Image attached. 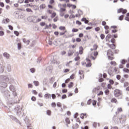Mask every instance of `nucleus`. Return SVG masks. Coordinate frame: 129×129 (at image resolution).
<instances>
[{"mask_svg": "<svg viewBox=\"0 0 129 129\" xmlns=\"http://www.w3.org/2000/svg\"><path fill=\"white\" fill-rule=\"evenodd\" d=\"M10 90L12 91V93L9 91H5L4 97L6 100L7 104L11 107L15 103H19L20 102V98L18 97V94L16 92L14 85H11L10 86Z\"/></svg>", "mask_w": 129, "mask_h": 129, "instance_id": "f257e3e1", "label": "nucleus"}, {"mask_svg": "<svg viewBox=\"0 0 129 129\" xmlns=\"http://www.w3.org/2000/svg\"><path fill=\"white\" fill-rule=\"evenodd\" d=\"M9 80V79L4 77V76H0V81H4L1 82L0 83V86L1 87H3L4 88H6L7 86H8V85L5 81H8Z\"/></svg>", "mask_w": 129, "mask_h": 129, "instance_id": "f03ea898", "label": "nucleus"}, {"mask_svg": "<svg viewBox=\"0 0 129 129\" xmlns=\"http://www.w3.org/2000/svg\"><path fill=\"white\" fill-rule=\"evenodd\" d=\"M14 109L17 113V116H21V115L24 114V113L22 112V106L17 105L16 106Z\"/></svg>", "mask_w": 129, "mask_h": 129, "instance_id": "7ed1b4c3", "label": "nucleus"}, {"mask_svg": "<svg viewBox=\"0 0 129 129\" xmlns=\"http://www.w3.org/2000/svg\"><path fill=\"white\" fill-rule=\"evenodd\" d=\"M114 95L115 97H118V96H120L121 95V92L120 90L118 89H116L114 91Z\"/></svg>", "mask_w": 129, "mask_h": 129, "instance_id": "20e7f679", "label": "nucleus"}, {"mask_svg": "<svg viewBox=\"0 0 129 129\" xmlns=\"http://www.w3.org/2000/svg\"><path fill=\"white\" fill-rule=\"evenodd\" d=\"M127 11L125 9H123L122 8H120L117 10V13L119 14L120 13H122V14H126Z\"/></svg>", "mask_w": 129, "mask_h": 129, "instance_id": "39448f33", "label": "nucleus"}, {"mask_svg": "<svg viewBox=\"0 0 129 129\" xmlns=\"http://www.w3.org/2000/svg\"><path fill=\"white\" fill-rule=\"evenodd\" d=\"M12 119H13V120H14V121H15L17 123H19V124H20V125H21V124H22V123H21V122L16 117L13 116L12 117Z\"/></svg>", "mask_w": 129, "mask_h": 129, "instance_id": "423d86ee", "label": "nucleus"}, {"mask_svg": "<svg viewBox=\"0 0 129 129\" xmlns=\"http://www.w3.org/2000/svg\"><path fill=\"white\" fill-rule=\"evenodd\" d=\"M24 121H25L26 124H27V125H28V124H30V120H29V118H28V117H26L24 119Z\"/></svg>", "mask_w": 129, "mask_h": 129, "instance_id": "0eeeda50", "label": "nucleus"}, {"mask_svg": "<svg viewBox=\"0 0 129 129\" xmlns=\"http://www.w3.org/2000/svg\"><path fill=\"white\" fill-rule=\"evenodd\" d=\"M23 43H24L25 44H26L27 45L30 44V40H29L26 38H24L23 39Z\"/></svg>", "mask_w": 129, "mask_h": 129, "instance_id": "6e6552de", "label": "nucleus"}, {"mask_svg": "<svg viewBox=\"0 0 129 129\" xmlns=\"http://www.w3.org/2000/svg\"><path fill=\"white\" fill-rule=\"evenodd\" d=\"M99 82H103V81L104 80L103 78H102V74H100L99 75Z\"/></svg>", "mask_w": 129, "mask_h": 129, "instance_id": "1a4fd4ad", "label": "nucleus"}, {"mask_svg": "<svg viewBox=\"0 0 129 129\" xmlns=\"http://www.w3.org/2000/svg\"><path fill=\"white\" fill-rule=\"evenodd\" d=\"M107 55L108 56H113V52L111 51V50H108L107 52Z\"/></svg>", "mask_w": 129, "mask_h": 129, "instance_id": "9d476101", "label": "nucleus"}, {"mask_svg": "<svg viewBox=\"0 0 129 129\" xmlns=\"http://www.w3.org/2000/svg\"><path fill=\"white\" fill-rule=\"evenodd\" d=\"M108 46L113 50H114V49L116 48V46H115V45H114V44L113 43H112V44H108Z\"/></svg>", "mask_w": 129, "mask_h": 129, "instance_id": "9b49d317", "label": "nucleus"}, {"mask_svg": "<svg viewBox=\"0 0 129 129\" xmlns=\"http://www.w3.org/2000/svg\"><path fill=\"white\" fill-rule=\"evenodd\" d=\"M112 36L113 35H111V34H108L106 37V41H109V39H110V38H112Z\"/></svg>", "mask_w": 129, "mask_h": 129, "instance_id": "f8f14e48", "label": "nucleus"}, {"mask_svg": "<svg viewBox=\"0 0 129 129\" xmlns=\"http://www.w3.org/2000/svg\"><path fill=\"white\" fill-rule=\"evenodd\" d=\"M46 70L47 71V72H50L51 73L52 72V66L47 67Z\"/></svg>", "mask_w": 129, "mask_h": 129, "instance_id": "ddd939ff", "label": "nucleus"}, {"mask_svg": "<svg viewBox=\"0 0 129 129\" xmlns=\"http://www.w3.org/2000/svg\"><path fill=\"white\" fill-rule=\"evenodd\" d=\"M79 54L80 55H82V54L83 53V47L82 46H80L79 47Z\"/></svg>", "mask_w": 129, "mask_h": 129, "instance_id": "4468645a", "label": "nucleus"}, {"mask_svg": "<svg viewBox=\"0 0 129 129\" xmlns=\"http://www.w3.org/2000/svg\"><path fill=\"white\" fill-rule=\"evenodd\" d=\"M3 55L7 59H9L10 58V54L8 53L7 52H5L3 54Z\"/></svg>", "mask_w": 129, "mask_h": 129, "instance_id": "2eb2a0df", "label": "nucleus"}, {"mask_svg": "<svg viewBox=\"0 0 129 129\" xmlns=\"http://www.w3.org/2000/svg\"><path fill=\"white\" fill-rule=\"evenodd\" d=\"M7 69L8 72H11L12 70V67L10 66V64H8L7 67Z\"/></svg>", "mask_w": 129, "mask_h": 129, "instance_id": "dca6fc26", "label": "nucleus"}, {"mask_svg": "<svg viewBox=\"0 0 129 129\" xmlns=\"http://www.w3.org/2000/svg\"><path fill=\"white\" fill-rule=\"evenodd\" d=\"M9 22H10V19L8 18L5 19L3 21V23H4V24H8V23H9Z\"/></svg>", "mask_w": 129, "mask_h": 129, "instance_id": "f3484780", "label": "nucleus"}, {"mask_svg": "<svg viewBox=\"0 0 129 129\" xmlns=\"http://www.w3.org/2000/svg\"><path fill=\"white\" fill-rule=\"evenodd\" d=\"M74 53V51L73 50H69L68 52V56H72L73 54Z\"/></svg>", "mask_w": 129, "mask_h": 129, "instance_id": "a211bd4d", "label": "nucleus"}, {"mask_svg": "<svg viewBox=\"0 0 129 129\" xmlns=\"http://www.w3.org/2000/svg\"><path fill=\"white\" fill-rule=\"evenodd\" d=\"M78 13L79 14V17H81V15H83V12H82V10H81L80 9H79L78 11Z\"/></svg>", "mask_w": 129, "mask_h": 129, "instance_id": "6ab92c4d", "label": "nucleus"}, {"mask_svg": "<svg viewBox=\"0 0 129 129\" xmlns=\"http://www.w3.org/2000/svg\"><path fill=\"white\" fill-rule=\"evenodd\" d=\"M125 63H127V60H126L125 59H122V60L121 61V63L122 65H124V64H125Z\"/></svg>", "mask_w": 129, "mask_h": 129, "instance_id": "aec40b11", "label": "nucleus"}, {"mask_svg": "<svg viewBox=\"0 0 129 129\" xmlns=\"http://www.w3.org/2000/svg\"><path fill=\"white\" fill-rule=\"evenodd\" d=\"M111 102H113L114 103H116V102H117V100H116V99H115V98H113L111 100Z\"/></svg>", "mask_w": 129, "mask_h": 129, "instance_id": "412c9836", "label": "nucleus"}, {"mask_svg": "<svg viewBox=\"0 0 129 129\" xmlns=\"http://www.w3.org/2000/svg\"><path fill=\"white\" fill-rule=\"evenodd\" d=\"M59 29L60 30V31H65L66 28L64 26H60Z\"/></svg>", "mask_w": 129, "mask_h": 129, "instance_id": "4be33fe9", "label": "nucleus"}, {"mask_svg": "<svg viewBox=\"0 0 129 129\" xmlns=\"http://www.w3.org/2000/svg\"><path fill=\"white\" fill-rule=\"evenodd\" d=\"M44 97L45 98H50V97H51V94H45L44 95Z\"/></svg>", "mask_w": 129, "mask_h": 129, "instance_id": "5701e85b", "label": "nucleus"}, {"mask_svg": "<svg viewBox=\"0 0 129 129\" xmlns=\"http://www.w3.org/2000/svg\"><path fill=\"white\" fill-rule=\"evenodd\" d=\"M65 121L68 124H70V120L68 117L66 118Z\"/></svg>", "mask_w": 129, "mask_h": 129, "instance_id": "b1692460", "label": "nucleus"}, {"mask_svg": "<svg viewBox=\"0 0 129 129\" xmlns=\"http://www.w3.org/2000/svg\"><path fill=\"white\" fill-rule=\"evenodd\" d=\"M4 71H5V70L4 68H3V67H2V64H0V73H4Z\"/></svg>", "mask_w": 129, "mask_h": 129, "instance_id": "393cba45", "label": "nucleus"}, {"mask_svg": "<svg viewBox=\"0 0 129 129\" xmlns=\"http://www.w3.org/2000/svg\"><path fill=\"white\" fill-rule=\"evenodd\" d=\"M40 9H42V10L46 8V5L45 4H42L39 6Z\"/></svg>", "mask_w": 129, "mask_h": 129, "instance_id": "a878e982", "label": "nucleus"}, {"mask_svg": "<svg viewBox=\"0 0 129 129\" xmlns=\"http://www.w3.org/2000/svg\"><path fill=\"white\" fill-rule=\"evenodd\" d=\"M123 72H125V73H129V70L126 68L123 69Z\"/></svg>", "mask_w": 129, "mask_h": 129, "instance_id": "bb28decb", "label": "nucleus"}, {"mask_svg": "<svg viewBox=\"0 0 129 129\" xmlns=\"http://www.w3.org/2000/svg\"><path fill=\"white\" fill-rule=\"evenodd\" d=\"M100 38L101 40H104V38H105V35L104 34H101Z\"/></svg>", "mask_w": 129, "mask_h": 129, "instance_id": "cd10ccee", "label": "nucleus"}, {"mask_svg": "<svg viewBox=\"0 0 129 129\" xmlns=\"http://www.w3.org/2000/svg\"><path fill=\"white\" fill-rule=\"evenodd\" d=\"M33 83L35 85V86H39V82L37 81H34L33 82Z\"/></svg>", "mask_w": 129, "mask_h": 129, "instance_id": "c85d7f7f", "label": "nucleus"}, {"mask_svg": "<svg viewBox=\"0 0 129 129\" xmlns=\"http://www.w3.org/2000/svg\"><path fill=\"white\" fill-rule=\"evenodd\" d=\"M68 87L69 88H71L72 87H73V82H70V84H69Z\"/></svg>", "mask_w": 129, "mask_h": 129, "instance_id": "c756f323", "label": "nucleus"}, {"mask_svg": "<svg viewBox=\"0 0 129 129\" xmlns=\"http://www.w3.org/2000/svg\"><path fill=\"white\" fill-rule=\"evenodd\" d=\"M65 11H66V9L65 8H62L60 7L59 10L60 13H63V12H65Z\"/></svg>", "mask_w": 129, "mask_h": 129, "instance_id": "7c9ffc66", "label": "nucleus"}, {"mask_svg": "<svg viewBox=\"0 0 129 129\" xmlns=\"http://www.w3.org/2000/svg\"><path fill=\"white\" fill-rule=\"evenodd\" d=\"M17 46L18 50H21V48H22V44H21L20 43H18Z\"/></svg>", "mask_w": 129, "mask_h": 129, "instance_id": "2f4dec72", "label": "nucleus"}, {"mask_svg": "<svg viewBox=\"0 0 129 129\" xmlns=\"http://www.w3.org/2000/svg\"><path fill=\"white\" fill-rule=\"evenodd\" d=\"M30 72H31V73H35L36 70H35L34 68H31L30 69Z\"/></svg>", "mask_w": 129, "mask_h": 129, "instance_id": "473e14b6", "label": "nucleus"}, {"mask_svg": "<svg viewBox=\"0 0 129 129\" xmlns=\"http://www.w3.org/2000/svg\"><path fill=\"white\" fill-rule=\"evenodd\" d=\"M104 92L106 95H108L109 94V90L108 89L105 90Z\"/></svg>", "mask_w": 129, "mask_h": 129, "instance_id": "72a5a7b5", "label": "nucleus"}, {"mask_svg": "<svg viewBox=\"0 0 129 129\" xmlns=\"http://www.w3.org/2000/svg\"><path fill=\"white\" fill-rule=\"evenodd\" d=\"M76 24H77V25H79V26H81V25H82V23H81V22L79 21V20H77L76 21Z\"/></svg>", "mask_w": 129, "mask_h": 129, "instance_id": "f704fd0d", "label": "nucleus"}, {"mask_svg": "<svg viewBox=\"0 0 129 129\" xmlns=\"http://www.w3.org/2000/svg\"><path fill=\"white\" fill-rule=\"evenodd\" d=\"M56 13H55V12H53L52 14V15H51V18H52V19H53V18H55V17H56Z\"/></svg>", "mask_w": 129, "mask_h": 129, "instance_id": "c9c22d12", "label": "nucleus"}, {"mask_svg": "<svg viewBox=\"0 0 129 129\" xmlns=\"http://www.w3.org/2000/svg\"><path fill=\"white\" fill-rule=\"evenodd\" d=\"M14 34L17 36V37H18L19 35H20V33L18 32L17 31H14Z\"/></svg>", "mask_w": 129, "mask_h": 129, "instance_id": "e433bc0d", "label": "nucleus"}, {"mask_svg": "<svg viewBox=\"0 0 129 129\" xmlns=\"http://www.w3.org/2000/svg\"><path fill=\"white\" fill-rule=\"evenodd\" d=\"M79 30L78 29L73 28L72 29L73 33H76V32H78Z\"/></svg>", "mask_w": 129, "mask_h": 129, "instance_id": "4c0bfd02", "label": "nucleus"}, {"mask_svg": "<svg viewBox=\"0 0 129 129\" xmlns=\"http://www.w3.org/2000/svg\"><path fill=\"white\" fill-rule=\"evenodd\" d=\"M43 84L44 86H46V85H47V79H45L43 80Z\"/></svg>", "mask_w": 129, "mask_h": 129, "instance_id": "58836bf2", "label": "nucleus"}, {"mask_svg": "<svg viewBox=\"0 0 129 129\" xmlns=\"http://www.w3.org/2000/svg\"><path fill=\"white\" fill-rule=\"evenodd\" d=\"M91 102H92V100L91 99H89L88 101H87V104L88 105H90V104H91Z\"/></svg>", "mask_w": 129, "mask_h": 129, "instance_id": "ea45409f", "label": "nucleus"}, {"mask_svg": "<svg viewBox=\"0 0 129 129\" xmlns=\"http://www.w3.org/2000/svg\"><path fill=\"white\" fill-rule=\"evenodd\" d=\"M26 12H27L28 13H32L33 12V11L32 10H31V9H30V8H27Z\"/></svg>", "mask_w": 129, "mask_h": 129, "instance_id": "a19ab883", "label": "nucleus"}, {"mask_svg": "<svg viewBox=\"0 0 129 129\" xmlns=\"http://www.w3.org/2000/svg\"><path fill=\"white\" fill-rule=\"evenodd\" d=\"M42 20L40 18H38L36 21H34V20L32 21L33 23H39V22H41Z\"/></svg>", "mask_w": 129, "mask_h": 129, "instance_id": "79ce46f5", "label": "nucleus"}, {"mask_svg": "<svg viewBox=\"0 0 129 129\" xmlns=\"http://www.w3.org/2000/svg\"><path fill=\"white\" fill-rule=\"evenodd\" d=\"M118 20H119V21H122V20H123V15L120 16L118 18Z\"/></svg>", "mask_w": 129, "mask_h": 129, "instance_id": "37998d69", "label": "nucleus"}, {"mask_svg": "<svg viewBox=\"0 0 129 129\" xmlns=\"http://www.w3.org/2000/svg\"><path fill=\"white\" fill-rule=\"evenodd\" d=\"M98 46H97V44H94V45H93V49H94V50L95 51V50H96L97 49V47H98Z\"/></svg>", "mask_w": 129, "mask_h": 129, "instance_id": "c03bdc74", "label": "nucleus"}, {"mask_svg": "<svg viewBox=\"0 0 129 129\" xmlns=\"http://www.w3.org/2000/svg\"><path fill=\"white\" fill-rule=\"evenodd\" d=\"M85 115H86V114H84V113H82L81 114V118H82L83 119V118H84V116H85Z\"/></svg>", "mask_w": 129, "mask_h": 129, "instance_id": "a18cd8bd", "label": "nucleus"}, {"mask_svg": "<svg viewBox=\"0 0 129 129\" xmlns=\"http://www.w3.org/2000/svg\"><path fill=\"white\" fill-rule=\"evenodd\" d=\"M110 64L111 65H113V66H116V62L115 61H111Z\"/></svg>", "mask_w": 129, "mask_h": 129, "instance_id": "49530a36", "label": "nucleus"}, {"mask_svg": "<svg viewBox=\"0 0 129 129\" xmlns=\"http://www.w3.org/2000/svg\"><path fill=\"white\" fill-rule=\"evenodd\" d=\"M109 82L110 84L113 85L114 84V81L111 79L109 80Z\"/></svg>", "mask_w": 129, "mask_h": 129, "instance_id": "de8ad7c7", "label": "nucleus"}, {"mask_svg": "<svg viewBox=\"0 0 129 129\" xmlns=\"http://www.w3.org/2000/svg\"><path fill=\"white\" fill-rule=\"evenodd\" d=\"M65 98H67V96L66 94H63L61 96L62 99H65Z\"/></svg>", "mask_w": 129, "mask_h": 129, "instance_id": "09e8293b", "label": "nucleus"}, {"mask_svg": "<svg viewBox=\"0 0 129 129\" xmlns=\"http://www.w3.org/2000/svg\"><path fill=\"white\" fill-rule=\"evenodd\" d=\"M86 67H91V62H88V63L86 64Z\"/></svg>", "mask_w": 129, "mask_h": 129, "instance_id": "8fccbe9b", "label": "nucleus"}, {"mask_svg": "<svg viewBox=\"0 0 129 129\" xmlns=\"http://www.w3.org/2000/svg\"><path fill=\"white\" fill-rule=\"evenodd\" d=\"M111 43H112V44H114V43H115V39L112 38L111 39Z\"/></svg>", "mask_w": 129, "mask_h": 129, "instance_id": "3c124183", "label": "nucleus"}, {"mask_svg": "<svg viewBox=\"0 0 129 129\" xmlns=\"http://www.w3.org/2000/svg\"><path fill=\"white\" fill-rule=\"evenodd\" d=\"M4 35H5V32H4V31H0V36L1 37H3V36H4Z\"/></svg>", "mask_w": 129, "mask_h": 129, "instance_id": "603ef678", "label": "nucleus"}, {"mask_svg": "<svg viewBox=\"0 0 129 129\" xmlns=\"http://www.w3.org/2000/svg\"><path fill=\"white\" fill-rule=\"evenodd\" d=\"M75 18V15L72 14V15H71L69 17V19H74Z\"/></svg>", "mask_w": 129, "mask_h": 129, "instance_id": "864d4df0", "label": "nucleus"}, {"mask_svg": "<svg viewBox=\"0 0 129 129\" xmlns=\"http://www.w3.org/2000/svg\"><path fill=\"white\" fill-rule=\"evenodd\" d=\"M126 86H128V82H125L124 83V87H126Z\"/></svg>", "mask_w": 129, "mask_h": 129, "instance_id": "5fc2aeb1", "label": "nucleus"}, {"mask_svg": "<svg viewBox=\"0 0 129 129\" xmlns=\"http://www.w3.org/2000/svg\"><path fill=\"white\" fill-rule=\"evenodd\" d=\"M51 97L52 99H55V98H56V95H55V94H51Z\"/></svg>", "mask_w": 129, "mask_h": 129, "instance_id": "6e6d98bb", "label": "nucleus"}, {"mask_svg": "<svg viewBox=\"0 0 129 129\" xmlns=\"http://www.w3.org/2000/svg\"><path fill=\"white\" fill-rule=\"evenodd\" d=\"M51 106H52V107H56V103L52 102L51 103Z\"/></svg>", "mask_w": 129, "mask_h": 129, "instance_id": "4d7b16f0", "label": "nucleus"}, {"mask_svg": "<svg viewBox=\"0 0 129 129\" xmlns=\"http://www.w3.org/2000/svg\"><path fill=\"white\" fill-rule=\"evenodd\" d=\"M92 105H93V106H95V105H96V100H93V102H92Z\"/></svg>", "mask_w": 129, "mask_h": 129, "instance_id": "13d9d810", "label": "nucleus"}, {"mask_svg": "<svg viewBox=\"0 0 129 129\" xmlns=\"http://www.w3.org/2000/svg\"><path fill=\"white\" fill-rule=\"evenodd\" d=\"M76 42H78V43L81 42V39L80 38H76Z\"/></svg>", "mask_w": 129, "mask_h": 129, "instance_id": "bf43d9fd", "label": "nucleus"}, {"mask_svg": "<svg viewBox=\"0 0 129 129\" xmlns=\"http://www.w3.org/2000/svg\"><path fill=\"white\" fill-rule=\"evenodd\" d=\"M46 113L48 115H51V111L48 110L47 111H46Z\"/></svg>", "mask_w": 129, "mask_h": 129, "instance_id": "052dcab7", "label": "nucleus"}, {"mask_svg": "<svg viewBox=\"0 0 129 129\" xmlns=\"http://www.w3.org/2000/svg\"><path fill=\"white\" fill-rule=\"evenodd\" d=\"M80 59V57L79 56H77L75 58V61H78Z\"/></svg>", "mask_w": 129, "mask_h": 129, "instance_id": "680f3d73", "label": "nucleus"}, {"mask_svg": "<svg viewBox=\"0 0 129 129\" xmlns=\"http://www.w3.org/2000/svg\"><path fill=\"white\" fill-rule=\"evenodd\" d=\"M67 89H62V93H67Z\"/></svg>", "mask_w": 129, "mask_h": 129, "instance_id": "e2e57ef3", "label": "nucleus"}, {"mask_svg": "<svg viewBox=\"0 0 129 129\" xmlns=\"http://www.w3.org/2000/svg\"><path fill=\"white\" fill-rule=\"evenodd\" d=\"M40 25L41 27H44V26H45V22H41L40 23Z\"/></svg>", "mask_w": 129, "mask_h": 129, "instance_id": "0e129e2a", "label": "nucleus"}, {"mask_svg": "<svg viewBox=\"0 0 129 129\" xmlns=\"http://www.w3.org/2000/svg\"><path fill=\"white\" fill-rule=\"evenodd\" d=\"M74 76H75V75L74 74H73L71 76H70V79H73L74 78Z\"/></svg>", "mask_w": 129, "mask_h": 129, "instance_id": "69168bd1", "label": "nucleus"}, {"mask_svg": "<svg viewBox=\"0 0 129 129\" xmlns=\"http://www.w3.org/2000/svg\"><path fill=\"white\" fill-rule=\"evenodd\" d=\"M31 100H32V101H36V98L34 96L32 97Z\"/></svg>", "mask_w": 129, "mask_h": 129, "instance_id": "338daca9", "label": "nucleus"}, {"mask_svg": "<svg viewBox=\"0 0 129 129\" xmlns=\"http://www.w3.org/2000/svg\"><path fill=\"white\" fill-rule=\"evenodd\" d=\"M81 129H88V126H85L84 128L81 127Z\"/></svg>", "mask_w": 129, "mask_h": 129, "instance_id": "774afa93", "label": "nucleus"}]
</instances>
